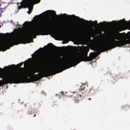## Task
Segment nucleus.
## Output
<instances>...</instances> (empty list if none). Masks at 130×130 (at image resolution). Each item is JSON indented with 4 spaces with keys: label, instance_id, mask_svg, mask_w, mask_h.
Segmentation results:
<instances>
[{
    "label": "nucleus",
    "instance_id": "obj_1",
    "mask_svg": "<svg viewBox=\"0 0 130 130\" xmlns=\"http://www.w3.org/2000/svg\"><path fill=\"white\" fill-rule=\"evenodd\" d=\"M40 25V28L34 27L27 30L26 37L18 36L0 42V51H5L14 45L30 43L29 38H35L37 35L46 32L53 27V25L49 19L44 20Z\"/></svg>",
    "mask_w": 130,
    "mask_h": 130
},
{
    "label": "nucleus",
    "instance_id": "obj_2",
    "mask_svg": "<svg viewBox=\"0 0 130 130\" xmlns=\"http://www.w3.org/2000/svg\"><path fill=\"white\" fill-rule=\"evenodd\" d=\"M63 69L60 63L55 66L48 70L44 71L39 75L36 74L34 77L28 78V74L25 73L22 75L12 76L10 75H6L5 79L3 80H0V87L3 85L7 83H28L33 82L38 80L43 77H46L51 74L54 75L56 73L62 71Z\"/></svg>",
    "mask_w": 130,
    "mask_h": 130
},
{
    "label": "nucleus",
    "instance_id": "obj_3",
    "mask_svg": "<svg viewBox=\"0 0 130 130\" xmlns=\"http://www.w3.org/2000/svg\"><path fill=\"white\" fill-rule=\"evenodd\" d=\"M89 50V48L85 47L83 50L82 56L75 55L70 58L68 60L60 63L63 70L76 65L81 61H87L92 60L96 56L97 53L92 52L90 54L89 56L88 57L87 54Z\"/></svg>",
    "mask_w": 130,
    "mask_h": 130
},
{
    "label": "nucleus",
    "instance_id": "obj_4",
    "mask_svg": "<svg viewBox=\"0 0 130 130\" xmlns=\"http://www.w3.org/2000/svg\"><path fill=\"white\" fill-rule=\"evenodd\" d=\"M119 36L118 34L115 36L114 39L103 45H99L95 46V51L103 52L107 51L110 49L114 48L116 47H120L127 44L130 43V39L127 40H120L117 41L115 39L119 40Z\"/></svg>",
    "mask_w": 130,
    "mask_h": 130
},
{
    "label": "nucleus",
    "instance_id": "obj_5",
    "mask_svg": "<svg viewBox=\"0 0 130 130\" xmlns=\"http://www.w3.org/2000/svg\"><path fill=\"white\" fill-rule=\"evenodd\" d=\"M41 62L40 61H38L35 63L34 64V69L32 70L29 73H27L26 72L23 71L22 73L15 72L13 73L12 74H8L6 75H10L12 76H14V75H22L25 73L28 74V77L30 75H34L35 73L36 72H39V69L40 66Z\"/></svg>",
    "mask_w": 130,
    "mask_h": 130
},
{
    "label": "nucleus",
    "instance_id": "obj_6",
    "mask_svg": "<svg viewBox=\"0 0 130 130\" xmlns=\"http://www.w3.org/2000/svg\"><path fill=\"white\" fill-rule=\"evenodd\" d=\"M35 0H22L21 4H22L23 5L28 6L30 5L33 1Z\"/></svg>",
    "mask_w": 130,
    "mask_h": 130
},
{
    "label": "nucleus",
    "instance_id": "obj_7",
    "mask_svg": "<svg viewBox=\"0 0 130 130\" xmlns=\"http://www.w3.org/2000/svg\"><path fill=\"white\" fill-rule=\"evenodd\" d=\"M40 2V0H35V1H33V3H32V4L30 5L29 6H27L26 5H23L22 4H21L20 3V4L21 5H23V6H25V8H27V7L29 9V10L28 11V14H30V13H31V10L32 9V8L31 9V10H30L29 8H30V7H31L33 5L34 3H39Z\"/></svg>",
    "mask_w": 130,
    "mask_h": 130
},
{
    "label": "nucleus",
    "instance_id": "obj_8",
    "mask_svg": "<svg viewBox=\"0 0 130 130\" xmlns=\"http://www.w3.org/2000/svg\"><path fill=\"white\" fill-rule=\"evenodd\" d=\"M68 16L69 17H73L77 19H78V20L80 19L81 20H82L83 21H84L85 22H88V21H86V20H85L83 19L82 18H81V19H80V18L79 17H77V16H76L74 15H68Z\"/></svg>",
    "mask_w": 130,
    "mask_h": 130
},
{
    "label": "nucleus",
    "instance_id": "obj_9",
    "mask_svg": "<svg viewBox=\"0 0 130 130\" xmlns=\"http://www.w3.org/2000/svg\"><path fill=\"white\" fill-rule=\"evenodd\" d=\"M73 94L71 96V97H73L74 96L75 97V99H74V100H75V103H77L78 102V100L77 99H76V97L77 96V94H76V92L75 93H73Z\"/></svg>",
    "mask_w": 130,
    "mask_h": 130
},
{
    "label": "nucleus",
    "instance_id": "obj_10",
    "mask_svg": "<svg viewBox=\"0 0 130 130\" xmlns=\"http://www.w3.org/2000/svg\"><path fill=\"white\" fill-rule=\"evenodd\" d=\"M124 22H126V24H127L128 23V22H127V21L125 20L124 19L121 20L119 21V22L121 24H123V23Z\"/></svg>",
    "mask_w": 130,
    "mask_h": 130
},
{
    "label": "nucleus",
    "instance_id": "obj_11",
    "mask_svg": "<svg viewBox=\"0 0 130 130\" xmlns=\"http://www.w3.org/2000/svg\"><path fill=\"white\" fill-rule=\"evenodd\" d=\"M90 22H91L92 24L94 25V23L95 24H96L99 25V24H101V25H102V22H100L99 24H97V22L96 21H95L94 22H92L91 21H90Z\"/></svg>",
    "mask_w": 130,
    "mask_h": 130
},
{
    "label": "nucleus",
    "instance_id": "obj_12",
    "mask_svg": "<svg viewBox=\"0 0 130 130\" xmlns=\"http://www.w3.org/2000/svg\"><path fill=\"white\" fill-rule=\"evenodd\" d=\"M47 11H51L52 12V14L54 15H55L56 16H59V15H57L56 14V13L54 11V10H48Z\"/></svg>",
    "mask_w": 130,
    "mask_h": 130
},
{
    "label": "nucleus",
    "instance_id": "obj_13",
    "mask_svg": "<svg viewBox=\"0 0 130 130\" xmlns=\"http://www.w3.org/2000/svg\"><path fill=\"white\" fill-rule=\"evenodd\" d=\"M85 86L84 85H82V86H80L79 89V91L83 90L85 88Z\"/></svg>",
    "mask_w": 130,
    "mask_h": 130
},
{
    "label": "nucleus",
    "instance_id": "obj_14",
    "mask_svg": "<svg viewBox=\"0 0 130 130\" xmlns=\"http://www.w3.org/2000/svg\"><path fill=\"white\" fill-rule=\"evenodd\" d=\"M123 107L125 109H130V106H129L128 104L123 106Z\"/></svg>",
    "mask_w": 130,
    "mask_h": 130
},
{
    "label": "nucleus",
    "instance_id": "obj_15",
    "mask_svg": "<svg viewBox=\"0 0 130 130\" xmlns=\"http://www.w3.org/2000/svg\"><path fill=\"white\" fill-rule=\"evenodd\" d=\"M35 107L33 106L32 105H30L29 106L28 108L29 110H30L34 109L35 108Z\"/></svg>",
    "mask_w": 130,
    "mask_h": 130
},
{
    "label": "nucleus",
    "instance_id": "obj_16",
    "mask_svg": "<svg viewBox=\"0 0 130 130\" xmlns=\"http://www.w3.org/2000/svg\"><path fill=\"white\" fill-rule=\"evenodd\" d=\"M11 66L10 65L8 66H5L4 67V68H5L7 70L9 69H11Z\"/></svg>",
    "mask_w": 130,
    "mask_h": 130
},
{
    "label": "nucleus",
    "instance_id": "obj_17",
    "mask_svg": "<svg viewBox=\"0 0 130 130\" xmlns=\"http://www.w3.org/2000/svg\"><path fill=\"white\" fill-rule=\"evenodd\" d=\"M92 89L91 88H88V89H87V90L86 91L87 93H89L90 91Z\"/></svg>",
    "mask_w": 130,
    "mask_h": 130
},
{
    "label": "nucleus",
    "instance_id": "obj_18",
    "mask_svg": "<svg viewBox=\"0 0 130 130\" xmlns=\"http://www.w3.org/2000/svg\"><path fill=\"white\" fill-rule=\"evenodd\" d=\"M48 45H50V46H52L53 47H56V48H58V47H56L55 45H54L52 43H50L49 44H48Z\"/></svg>",
    "mask_w": 130,
    "mask_h": 130
},
{
    "label": "nucleus",
    "instance_id": "obj_19",
    "mask_svg": "<svg viewBox=\"0 0 130 130\" xmlns=\"http://www.w3.org/2000/svg\"><path fill=\"white\" fill-rule=\"evenodd\" d=\"M23 62H21V63L19 64L18 65L19 67H21V66L22 65V64H23Z\"/></svg>",
    "mask_w": 130,
    "mask_h": 130
},
{
    "label": "nucleus",
    "instance_id": "obj_20",
    "mask_svg": "<svg viewBox=\"0 0 130 130\" xmlns=\"http://www.w3.org/2000/svg\"><path fill=\"white\" fill-rule=\"evenodd\" d=\"M60 15H64V16H65V17H67V14H65H65H63V15L61 13Z\"/></svg>",
    "mask_w": 130,
    "mask_h": 130
},
{
    "label": "nucleus",
    "instance_id": "obj_21",
    "mask_svg": "<svg viewBox=\"0 0 130 130\" xmlns=\"http://www.w3.org/2000/svg\"><path fill=\"white\" fill-rule=\"evenodd\" d=\"M2 12V11L1 10H0V17L1 16V14Z\"/></svg>",
    "mask_w": 130,
    "mask_h": 130
},
{
    "label": "nucleus",
    "instance_id": "obj_22",
    "mask_svg": "<svg viewBox=\"0 0 130 130\" xmlns=\"http://www.w3.org/2000/svg\"><path fill=\"white\" fill-rule=\"evenodd\" d=\"M111 23H112L113 24H115L116 23V22L115 21H112L111 22Z\"/></svg>",
    "mask_w": 130,
    "mask_h": 130
},
{
    "label": "nucleus",
    "instance_id": "obj_23",
    "mask_svg": "<svg viewBox=\"0 0 130 130\" xmlns=\"http://www.w3.org/2000/svg\"><path fill=\"white\" fill-rule=\"evenodd\" d=\"M28 23V22H27V21H25V24H26H26H25V25H26V26H27V23Z\"/></svg>",
    "mask_w": 130,
    "mask_h": 130
},
{
    "label": "nucleus",
    "instance_id": "obj_24",
    "mask_svg": "<svg viewBox=\"0 0 130 130\" xmlns=\"http://www.w3.org/2000/svg\"><path fill=\"white\" fill-rule=\"evenodd\" d=\"M122 30L121 29V28H119L118 29V31H121Z\"/></svg>",
    "mask_w": 130,
    "mask_h": 130
},
{
    "label": "nucleus",
    "instance_id": "obj_25",
    "mask_svg": "<svg viewBox=\"0 0 130 130\" xmlns=\"http://www.w3.org/2000/svg\"><path fill=\"white\" fill-rule=\"evenodd\" d=\"M20 68L21 69H22V70H24V68H23L20 67Z\"/></svg>",
    "mask_w": 130,
    "mask_h": 130
},
{
    "label": "nucleus",
    "instance_id": "obj_26",
    "mask_svg": "<svg viewBox=\"0 0 130 130\" xmlns=\"http://www.w3.org/2000/svg\"><path fill=\"white\" fill-rule=\"evenodd\" d=\"M28 114H31V113L30 112V111H28Z\"/></svg>",
    "mask_w": 130,
    "mask_h": 130
},
{
    "label": "nucleus",
    "instance_id": "obj_27",
    "mask_svg": "<svg viewBox=\"0 0 130 130\" xmlns=\"http://www.w3.org/2000/svg\"><path fill=\"white\" fill-rule=\"evenodd\" d=\"M54 34L55 36H56V35H57V34L55 33H54Z\"/></svg>",
    "mask_w": 130,
    "mask_h": 130
},
{
    "label": "nucleus",
    "instance_id": "obj_28",
    "mask_svg": "<svg viewBox=\"0 0 130 130\" xmlns=\"http://www.w3.org/2000/svg\"><path fill=\"white\" fill-rule=\"evenodd\" d=\"M103 23H104V24H106V21H104L103 22Z\"/></svg>",
    "mask_w": 130,
    "mask_h": 130
},
{
    "label": "nucleus",
    "instance_id": "obj_29",
    "mask_svg": "<svg viewBox=\"0 0 130 130\" xmlns=\"http://www.w3.org/2000/svg\"><path fill=\"white\" fill-rule=\"evenodd\" d=\"M88 100H91V98H88Z\"/></svg>",
    "mask_w": 130,
    "mask_h": 130
},
{
    "label": "nucleus",
    "instance_id": "obj_30",
    "mask_svg": "<svg viewBox=\"0 0 130 130\" xmlns=\"http://www.w3.org/2000/svg\"><path fill=\"white\" fill-rule=\"evenodd\" d=\"M36 116V115L35 114L34 115V116H33V117H34L35 116Z\"/></svg>",
    "mask_w": 130,
    "mask_h": 130
},
{
    "label": "nucleus",
    "instance_id": "obj_31",
    "mask_svg": "<svg viewBox=\"0 0 130 130\" xmlns=\"http://www.w3.org/2000/svg\"><path fill=\"white\" fill-rule=\"evenodd\" d=\"M25 64H24V67H25Z\"/></svg>",
    "mask_w": 130,
    "mask_h": 130
},
{
    "label": "nucleus",
    "instance_id": "obj_32",
    "mask_svg": "<svg viewBox=\"0 0 130 130\" xmlns=\"http://www.w3.org/2000/svg\"><path fill=\"white\" fill-rule=\"evenodd\" d=\"M40 104H39V106L38 107H40Z\"/></svg>",
    "mask_w": 130,
    "mask_h": 130
},
{
    "label": "nucleus",
    "instance_id": "obj_33",
    "mask_svg": "<svg viewBox=\"0 0 130 130\" xmlns=\"http://www.w3.org/2000/svg\"><path fill=\"white\" fill-rule=\"evenodd\" d=\"M24 24H23V27H24Z\"/></svg>",
    "mask_w": 130,
    "mask_h": 130
},
{
    "label": "nucleus",
    "instance_id": "obj_34",
    "mask_svg": "<svg viewBox=\"0 0 130 130\" xmlns=\"http://www.w3.org/2000/svg\"><path fill=\"white\" fill-rule=\"evenodd\" d=\"M0 69H1L2 70V69L1 68H0Z\"/></svg>",
    "mask_w": 130,
    "mask_h": 130
},
{
    "label": "nucleus",
    "instance_id": "obj_35",
    "mask_svg": "<svg viewBox=\"0 0 130 130\" xmlns=\"http://www.w3.org/2000/svg\"><path fill=\"white\" fill-rule=\"evenodd\" d=\"M118 34H121V33H119V32H118Z\"/></svg>",
    "mask_w": 130,
    "mask_h": 130
},
{
    "label": "nucleus",
    "instance_id": "obj_36",
    "mask_svg": "<svg viewBox=\"0 0 130 130\" xmlns=\"http://www.w3.org/2000/svg\"><path fill=\"white\" fill-rule=\"evenodd\" d=\"M79 96L80 97L81 96V95H79Z\"/></svg>",
    "mask_w": 130,
    "mask_h": 130
},
{
    "label": "nucleus",
    "instance_id": "obj_37",
    "mask_svg": "<svg viewBox=\"0 0 130 130\" xmlns=\"http://www.w3.org/2000/svg\"><path fill=\"white\" fill-rule=\"evenodd\" d=\"M109 23L110 24H111V23L110 22H109Z\"/></svg>",
    "mask_w": 130,
    "mask_h": 130
},
{
    "label": "nucleus",
    "instance_id": "obj_38",
    "mask_svg": "<svg viewBox=\"0 0 130 130\" xmlns=\"http://www.w3.org/2000/svg\"><path fill=\"white\" fill-rule=\"evenodd\" d=\"M61 93H63V92H62Z\"/></svg>",
    "mask_w": 130,
    "mask_h": 130
},
{
    "label": "nucleus",
    "instance_id": "obj_39",
    "mask_svg": "<svg viewBox=\"0 0 130 130\" xmlns=\"http://www.w3.org/2000/svg\"><path fill=\"white\" fill-rule=\"evenodd\" d=\"M129 23H130V20H129Z\"/></svg>",
    "mask_w": 130,
    "mask_h": 130
},
{
    "label": "nucleus",
    "instance_id": "obj_40",
    "mask_svg": "<svg viewBox=\"0 0 130 130\" xmlns=\"http://www.w3.org/2000/svg\"><path fill=\"white\" fill-rule=\"evenodd\" d=\"M13 65L14 66H15L14 65Z\"/></svg>",
    "mask_w": 130,
    "mask_h": 130
},
{
    "label": "nucleus",
    "instance_id": "obj_41",
    "mask_svg": "<svg viewBox=\"0 0 130 130\" xmlns=\"http://www.w3.org/2000/svg\"><path fill=\"white\" fill-rule=\"evenodd\" d=\"M32 42H33V40L32 41Z\"/></svg>",
    "mask_w": 130,
    "mask_h": 130
}]
</instances>
